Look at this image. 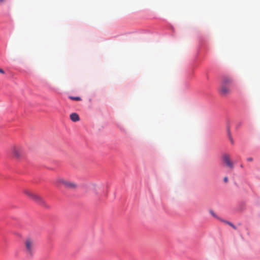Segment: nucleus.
<instances>
[{
    "label": "nucleus",
    "instance_id": "obj_1",
    "mask_svg": "<svg viewBox=\"0 0 260 260\" xmlns=\"http://www.w3.org/2000/svg\"><path fill=\"white\" fill-rule=\"evenodd\" d=\"M24 251L30 257L33 256L35 252V241L30 237L26 238L24 241Z\"/></svg>",
    "mask_w": 260,
    "mask_h": 260
},
{
    "label": "nucleus",
    "instance_id": "obj_2",
    "mask_svg": "<svg viewBox=\"0 0 260 260\" xmlns=\"http://www.w3.org/2000/svg\"><path fill=\"white\" fill-rule=\"evenodd\" d=\"M232 82L231 79L225 78L223 80L220 88V93L223 95H226L230 92V89L229 85Z\"/></svg>",
    "mask_w": 260,
    "mask_h": 260
},
{
    "label": "nucleus",
    "instance_id": "obj_3",
    "mask_svg": "<svg viewBox=\"0 0 260 260\" xmlns=\"http://www.w3.org/2000/svg\"><path fill=\"white\" fill-rule=\"evenodd\" d=\"M11 151L13 156L16 158H19L23 155V151L21 147L18 145H13L11 148Z\"/></svg>",
    "mask_w": 260,
    "mask_h": 260
},
{
    "label": "nucleus",
    "instance_id": "obj_4",
    "mask_svg": "<svg viewBox=\"0 0 260 260\" xmlns=\"http://www.w3.org/2000/svg\"><path fill=\"white\" fill-rule=\"evenodd\" d=\"M31 199L46 208L49 207L43 199L39 195L36 193H34Z\"/></svg>",
    "mask_w": 260,
    "mask_h": 260
},
{
    "label": "nucleus",
    "instance_id": "obj_5",
    "mask_svg": "<svg viewBox=\"0 0 260 260\" xmlns=\"http://www.w3.org/2000/svg\"><path fill=\"white\" fill-rule=\"evenodd\" d=\"M223 160L224 162L226 164V165L230 168H233L234 165L233 162L231 161L230 159V156L228 154H224L223 155Z\"/></svg>",
    "mask_w": 260,
    "mask_h": 260
},
{
    "label": "nucleus",
    "instance_id": "obj_6",
    "mask_svg": "<svg viewBox=\"0 0 260 260\" xmlns=\"http://www.w3.org/2000/svg\"><path fill=\"white\" fill-rule=\"evenodd\" d=\"M77 186L78 185L75 182L67 180L64 188L68 189H75Z\"/></svg>",
    "mask_w": 260,
    "mask_h": 260
},
{
    "label": "nucleus",
    "instance_id": "obj_7",
    "mask_svg": "<svg viewBox=\"0 0 260 260\" xmlns=\"http://www.w3.org/2000/svg\"><path fill=\"white\" fill-rule=\"evenodd\" d=\"M67 181V179L59 177L55 180L54 183L56 185L58 186H63L64 187L66 186Z\"/></svg>",
    "mask_w": 260,
    "mask_h": 260
},
{
    "label": "nucleus",
    "instance_id": "obj_8",
    "mask_svg": "<svg viewBox=\"0 0 260 260\" xmlns=\"http://www.w3.org/2000/svg\"><path fill=\"white\" fill-rule=\"evenodd\" d=\"M70 119L73 122H77L80 120V117H79V115L76 113H72L70 115Z\"/></svg>",
    "mask_w": 260,
    "mask_h": 260
},
{
    "label": "nucleus",
    "instance_id": "obj_9",
    "mask_svg": "<svg viewBox=\"0 0 260 260\" xmlns=\"http://www.w3.org/2000/svg\"><path fill=\"white\" fill-rule=\"evenodd\" d=\"M23 192L25 194L27 195L30 199H31V198L34 193V192H32L31 191H30V190L27 189H24L23 190Z\"/></svg>",
    "mask_w": 260,
    "mask_h": 260
},
{
    "label": "nucleus",
    "instance_id": "obj_10",
    "mask_svg": "<svg viewBox=\"0 0 260 260\" xmlns=\"http://www.w3.org/2000/svg\"><path fill=\"white\" fill-rule=\"evenodd\" d=\"M69 98L71 100H74V101H81V98L79 96L75 97V96H69Z\"/></svg>",
    "mask_w": 260,
    "mask_h": 260
},
{
    "label": "nucleus",
    "instance_id": "obj_11",
    "mask_svg": "<svg viewBox=\"0 0 260 260\" xmlns=\"http://www.w3.org/2000/svg\"><path fill=\"white\" fill-rule=\"evenodd\" d=\"M228 135H229V139H230L231 143L232 144H234V140H233V139L232 137V136H231V133L230 132L229 129H228Z\"/></svg>",
    "mask_w": 260,
    "mask_h": 260
},
{
    "label": "nucleus",
    "instance_id": "obj_12",
    "mask_svg": "<svg viewBox=\"0 0 260 260\" xmlns=\"http://www.w3.org/2000/svg\"><path fill=\"white\" fill-rule=\"evenodd\" d=\"M224 222L225 223H226L227 224H228L229 225H230V226H231L234 229H236L235 226L233 223H232L231 222H230L229 221H224Z\"/></svg>",
    "mask_w": 260,
    "mask_h": 260
},
{
    "label": "nucleus",
    "instance_id": "obj_13",
    "mask_svg": "<svg viewBox=\"0 0 260 260\" xmlns=\"http://www.w3.org/2000/svg\"><path fill=\"white\" fill-rule=\"evenodd\" d=\"M209 213L212 215L213 217L217 218V216L216 214L214 213V212L213 210H210Z\"/></svg>",
    "mask_w": 260,
    "mask_h": 260
},
{
    "label": "nucleus",
    "instance_id": "obj_14",
    "mask_svg": "<svg viewBox=\"0 0 260 260\" xmlns=\"http://www.w3.org/2000/svg\"><path fill=\"white\" fill-rule=\"evenodd\" d=\"M223 181L224 182L226 183L228 182V177H224L223 178Z\"/></svg>",
    "mask_w": 260,
    "mask_h": 260
},
{
    "label": "nucleus",
    "instance_id": "obj_15",
    "mask_svg": "<svg viewBox=\"0 0 260 260\" xmlns=\"http://www.w3.org/2000/svg\"><path fill=\"white\" fill-rule=\"evenodd\" d=\"M247 160L248 161H252L253 160V158L252 157H248L247 158Z\"/></svg>",
    "mask_w": 260,
    "mask_h": 260
},
{
    "label": "nucleus",
    "instance_id": "obj_16",
    "mask_svg": "<svg viewBox=\"0 0 260 260\" xmlns=\"http://www.w3.org/2000/svg\"><path fill=\"white\" fill-rule=\"evenodd\" d=\"M0 73H2V74H4L5 73V72L4 70H3L2 69H0Z\"/></svg>",
    "mask_w": 260,
    "mask_h": 260
},
{
    "label": "nucleus",
    "instance_id": "obj_17",
    "mask_svg": "<svg viewBox=\"0 0 260 260\" xmlns=\"http://www.w3.org/2000/svg\"><path fill=\"white\" fill-rule=\"evenodd\" d=\"M5 0H0V4H3L5 2Z\"/></svg>",
    "mask_w": 260,
    "mask_h": 260
}]
</instances>
